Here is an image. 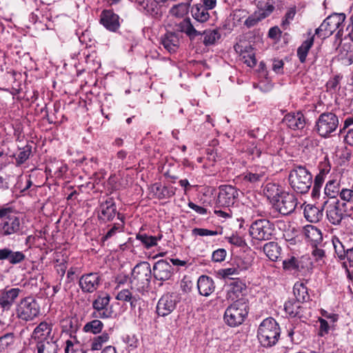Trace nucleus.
I'll list each match as a JSON object with an SVG mask.
<instances>
[{"label":"nucleus","instance_id":"nucleus-62","mask_svg":"<svg viewBox=\"0 0 353 353\" xmlns=\"http://www.w3.org/2000/svg\"><path fill=\"white\" fill-rule=\"evenodd\" d=\"M227 239L231 244L239 247L242 246L244 243L243 239L237 235H232L227 237Z\"/></svg>","mask_w":353,"mask_h":353},{"label":"nucleus","instance_id":"nucleus-60","mask_svg":"<svg viewBox=\"0 0 353 353\" xmlns=\"http://www.w3.org/2000/svg\"><path fill=\"white\" fill-rule=\"evenodd\" d=\"M193 233L201 236H215L218 234L216 231L210 230L204 228H195L193 230Z\"/></svg>","mask_w":353,"mask_h":353},{"label":"nucleus","instance_id":"nucleus-47","mask_svg":"<svg viewBox=\"0 0 353 353\" xmlns=\"http://www.w3.org/2000/svg\"><path fill=\"white\" fill-rule=\"evenodd\" d=\"M312 256L319 265L325 263V252L321 246H312Z\"/></svg>","mask_w":353,"mask_h":353},{"label":"nucleus","instance_id":"nucleus-8","mask_svg":"<svg viewBox=\"0 0 353 353\" xmlns=\"http://www.w3.org/2000/svg\"><path fill=\"white\" fill-rule=\"evenodd\" d=\"M339 123V118L334 113L323 112L319 115L316 121L315 130L319 136L327 138L336 131Z\"/></svg>","mask_w":353,"mask_h":353},{"label":"nucleus","instance_id":"nucleus-12","mask_svg":"<svg viewBox=\"0 0 353 353\" xmlns=\"http://www.w3.org/2000/svg\"><path fill=\"white\" fill-rule=\"evenodd\" d=\"M239 191L232 185H221L219 187L216 205L224 208L232 206L239 197Z\"/></svg>","mask_w":353,"mask_h":353},{"label":"nucleus","instance_id":"nucleus-20","mask_svg":"<svg viewBox=\"0 0 353 353\" xmlns=\"http://www.w3.org/2000/svg\"><path fill=\"white\" fill-rule=\"evenodd\" d=\"M304 235L306 241L311 246H321L323 234L321 230L316 226L307 225L304 228Z\"/></svg>","mask_w":353,"mask_h":353},{"label":"nucleus","instance_id":"nucleus-1","mask_svg":"<svg viewBox=\"0 0 353 353\" xmlns=\"http://www.w3.org/2000/svg\"><path fill=\"white\" fill-rule=\"evenodd\" d=\"M288 182L294 191L299 194H305L311 188L312 175L305 167L294 165L290 171Z\"/></svg>","mask_w":353,"mask_h":353},{"label":"nucleus","instance_id":"nucleus-57","mask_svg":"<svg viewBox=\"0 0 353 353\" xmlns=\"http://www.w3.org/2000/svg\"><path fill=\"white\" fill-rule=\"evenodd\" d=\"M122 232V225L119 223L114 224L111 229L102 237L103 241H106L108 239L114 236L117 232Z\"/></svg>","mask_w":353,"mask_h":353},{"label":"nucleus","instance_id":"nucleus-13","mask_svg":"<svg viewBox=\"0 0 353 353\" xmlns=\"http://www.w3.org/2000/svg\"><path fill=\"white\" fill-rule=\"evenodd\" d=\"M255 2L258 6L259 10L248 17L244 21V24L248 28L256 26L261 20L269 16L274 10L272 5L268 3L263 5L261 3V0H255Z\"/></svg>","mask_w":353,"mask_h":353},{"label":"nucleus","instance_id":"nucleus-17","mask_svg":"<svg viewBox=\"0 0 353 353\" xmlns=\"http://www.w3.org/2000/svg\"><path fill=\"white\" fill-rule=\"evenodd\" d=\"M100 283L101 277L97 273H89L81 276L79 285L83 292L92 293L97 290Z\"/></svg>","mask_w":353,"mask_h":353},{"label":"nucleus","instance_id":"nucleus-28","mask_svg":"<svg viewBox=\"0 0 353 353\" xmlns=\"http://www.w3.org/2000/svg\"><path fill=\"white\" fill-rule=\"evenodd\" d=\"M283 192L284 191L282 190L279 185L273 183H267L263 188L264 195L272 204L277 201Z\"/></svg>","mask_w":353,"mask_h":353},{"label":"nucleus","instance_id":"nucleus-4","mask_svg":"<svg viewBox=\"0 0 353 353\" xmlns=\"http://www.w3.org/2000/svg\"><path fill=\"white\" fill-rule=\"evenodd\" d=\"M345 20L344 13H334L328 16L316 30L315 34L321 38H326L332 35L334 31L339 30L336 36L342 37L343 31L341 26Z\"/></svg>","mask_w":353,"mask_h":353},{"label":"nucleus","instance_id":"nucleus-15","mask_svg":"<svg viewBox=\"0 0 353 353\" xmlns=\"http://www.w3.org/2000/svg\"><path fill=\"white\" fill-rule=\"evenodd\" d=\"M119 216L117 206L112 199H108L100 204L98 212V218L102 222L112 221L116 215Z\"/></svg>","mask_w":353,"mask_h":353},{"label":"nucleus","instance_id":"nucleus-56","mask_svg":"<svg viewBox=\"0 0 353 353\" xmlns=\"http://www.w3.org/2000/svg\"><path fill=\"white\" fill-rule=\"evenodd\" d=\"M227 252L225 249L220 248L212 252V259L214 262H222L225 260Z\"/></svg>","mask_w":353,"mask_h":353},{"label":"nucleus","instance_id":"nucleus-21","mask_svg":"<svg viewBox=\"0 0 353 353\" xmlns=\"http://www.w3.org/2000/svg\"><path fill=\"white\" fill-rule=\"evenodd\" d=\"M119 16L112 10H103L101 14L100 21L110 31L115 32L119 28Z\"/></svg>","mask_w":353,"mask_h":353},{"label":"nucleus","instance_id":"nucleus-39","mask_svg":"<svg viewBox=\"0 0 353 353\" xmlns=\"http://www.w3.org/2000/svg\"><path fill=\"white\" fill-rule=\"evenodd\" d=\"M340 183L336 180L329 181L325 187V194L330 198H335L340 194Z\"/></svg>","mask_w":353,"mask_h":353},{"label":"nucleus","instance_id":"nucleus-61","mask_svg":"<svg viewBox=\"0 0 353 353\" xmlns=\"http://www.w3.org/2000/svg\"><path fill=\"white\" fill-rule=\"evenodd\" d=\"M284 63L280 59H274L272 63V70L277 74H282L283 72Z\"/></svg>","mask_w":353,"mask_h":353},{"label":"nucleus","instance_id":"nucleus-2","mask_svg":"<svg viewBox=\"0 0 353 353\" xmlns=\"http://www.w3.org/2000/svg\"><path fill=\"white\" fill-rule=\"evenodd\" d=\"M280 333L277 322L272 318H267L259 326L257 338L262 346L272 347L278 342Z\"/></svg>","mask_w":353,"mask_h":353},{"label":"nucleus","instance_id":"nucleus-14","mask_svg":"<svg viewBox=\"0 0 353 353\" xmlns=\"http://www.w3.org/2000/svg\"><path fill=\"white\" fill-rule=\"evenodd\" d=\"M177 296L174 293L163 294L158 301L157 312L159 316H165L170 314L176 307Z\"/></svg>","mask_w":353,"mask_h":353},{"label":"nucleus","instance_id":"nucleus-50","mask_svg":"<svg viewBox=\"0 0 353 353\" xmlns=\"http://www.w3.org/2000/svg\"><path fill=\"white\" fill-rule=\"evenodd\" d=\"M283 268L289 271L299 270L300 265L299 261L295 257H292L283 261Z\"/></svg>","mask_w":353,"mask_h":353},{"label":"nucleus","instance_id":"nucleus-37","mask_svg":"<svg viewBox=\"0 0 353 353\" xmlns=\"http://www.w3.org/2000/svg\"><path fill=\"white\" fill-rule=\"evenodd\" d=\"M314 43V36L306 39L303 42L301 46L297 49V56L301 63H304L306 60L307 55L311 47Z\"/></svg>","mask_w":353,"mask_h":353},{"label":"nucleus","instance_id":"nucleus-59","mask_svg":"<svg viewBox=\"0 0 353 353\" xmlns=\"http://www.w3.org/2000/svg\"><path fill=\"white\" fill-rule=\"evenodd\" d=\"M344 38L353 42V14L350 17L348 24L345 28Z\"/></svg>","mask_w":353,"mask_h":353},{"label":"nucleus","instance_id":"nucleus-64","mask_svg":"<svg viewBox=\"0 0 353 353\" xmlns=\"http://www.w3.org/2000/svg\"><path fill=\"white\" fill-rule=\"evenodd\" d=\"M281 34V31L279 29V28L277 26L271 28L268 32L269 37L271 39H276L280 37Z\"/></svg>","mask_w":353,"mask_h":353},{"label":"nucleus","instance_id":"nucleus-43","mask_svg":"<svg viewBox=\"0 0 353 353\" xmlns=\"http://www.w3.org/2000/svg\"><path fill=\"white\" fill-rule=\"evenodd\" d=\"M332 242L338 258L341 260L345 259L347 250H345V246L340 239L337 236H334L332 239Z\"/></svg>","mask_w":353,"mask_h":353},{"label":"nucleus","instance_id":"nucleus-29","mask_svg":"<svg viewBox=\"0 0 353 353\" xmlns=\"http://www.w3.org/2000/svg\"><path fill=\"white\" fill-rule=\"evenodd\" d=\"M4 260L12 265L19 263L22 261V252H14L7 248L0 249V261Z\"/></svg>","mask_w":353,"mask_h":353},{"label":"nucleus","instance_id":"nucleus-41","mask_svg":"<svg viewBox=\"0 0 353 353\" xmlns=\"http://www.w3.org/2000/svg\"><path fill=\"white\" fill-rule=\"evenodd\" d=\"M116 299L129 302L132 307H134L136 305L137 299L132 296L131 292L128 289L121 290L116 296Z\"/></svg>","mask_w":353,"mask_h":353},{"label":"nucleus","instance_id":"nucleus-18","mask_svg":"<svg viewBox=\"0 0 353 353\" xmlns=\"http://www.w3.org/2000/svg\"><path fill=\"white\" fill-rule=\"evenodd\" d=\"M152 270L154 279L161 281L170 279L173 274V268L166 260L156 262Z\"/></svg>","mask_w":353,"mask_h":353},{"label":"nucleus","instance_id":"nucleus-7","mask_svg":"<svg viewBox=\"0 0 353 353\" xmlns=\"http://www.w3.org/2000/svg\"><path fill=\"white\" fill-rule=\"evenodd\" d=\"M248 305L241 299L234 301L225 311L224 320L231 326L236 327L241 325L248 315Z\"/></svg>","mask_w":353,"mask_h":353},{"label":"nucleus","instance_id":"nucleus-40","mask_svg":"<svg viewBox=\"0 0 353 353\" xmlns=\"http://www.w3.org/2000/svg\"><path fill=\"white\" fill-rule=\"evenodd\" d=\"M103 327V323L100 320L94 319L85 324L83 331L85 332L97 334L102 331Z\"/></svg>","mask_w":353,"mask_h":353},{"label":"nucleus","instance_id":"nucleus-52","mask_svg":"<svg viewBox=\"0 0 353 353\" xmlns=\"http://www.w3.org/2000/svg\"><path fill=\"white\" fill-rule=\"evenodd\" d=\"M293 325H290L287 330L288 336L292 343H299L301 341V335L299 332L296 331Z\"/></svg>","mask_w":353,"mask_h":353},{"label":"nucleus","instance_id":"nucleus-3","mask_svg":"<svg viewBox=\"0 0 353 353\" xmlns=\"http://www.w3.org/2000/svg\"><path fill=\"white\" fill-rule=\"evenodd\" d=\"M152 270L149 263L141 262L133 268L130 277L132 288L139 292H143L148 289L150 283Z\"/></svg>","mask_w":353,"mask_h":353},{"label":"nucleus","instance_id":"nucleus-46","mask_svg":"<svg viewBox=\"0 0 353 353\" xmlns=\"http://www.w3.org/2000/svg\"><path fill=\"white\" fill-rule=\"evenodd\" d=\"M154 187L156 188L157 192H159V198H170L175 194L176 188L174 187L168 188L157 183L154 185Z\"/></svg>","mask_w":353,"mask_h":353},{"label":"nucleus","instance_id":"nucleus-9","mask_svg":"<svg viewBox=\"0 0 353 353\" xmlns=\"http://www.w3.org/2000/svg\"><path fill=\"white\" fill-rule=\"evenodd\" d=\"M274 232V224L265 219L254 221L251 224L249 230L250 234L252 239L260 241L271 239Z\"/></svg>","mask_w":353,"mask_h":353},{"label":"nucleus","instance_id":"nucleus-36","mask_svg":"<svg viewBox=\"0 0 353 353\" xmlns=\"http://www.w3.org/2000/svg\"><path fill=\"white\" fill-rule=\"evenodd\" d=\"M162 237V235H159L158 236H154L151 235H148L146 234H141L139 233L137 234V239L140 241L142 245L146 248L149 249L153 246L157 245L158 241H159Z\"/></svg>","mask_w":353,"mask_h":353},{"label":"nucleus","instance_id":"nucleus-6","mask_svg":"<svg viewBox=\"0 0 353 353\" xmlns=\"http://www.w3.org/2000/svg\"><path fill=\"white\" fill-rule=\"evenodd\" d=\"M353 213V206L339 200L329 204L326 208V216L328 221L334 225L341 224L343 219L350 216Z\"/></svg>","mask_w":353,"mask_h":353},{"label":"nucleus","instance_id":"nucleus-10","mask_svg":"<svg viewBox=\"0 0 353 353\" xmlns=\"http://www.w3.org/2000/svg\"><path fill=\"white\" fill-rule=\"evenodd\" d=\"M111 297L105 292H99L92 303V315L100 319H108L112 316V307L110 305Z\"/></svg>","mask_w":353,"mask_h":353},{"label":"nucleus","instance_id":"nucleus-51","mask_svg":"<svg viewBox=\"0 0 353 353\" xmlns=\"http://www.w3.org/2000/svg\"><path fill=\"white\" fill-rule=\"evenodd\" d=\"M295 14V8H290L289 10H288L281 23V27L283 30H286L288 28L291 21L294 19Z\"/></svg>","mask_w":353,"mask_h":353},{"label":"nucleus","instance_id":"nucleus-5","mask_svg":"<svg viewBox=\"0 0 353 353\" xmlns=\"http://www.w3.org/2000/svg\"><path fill=\"white\" fill-rule=\"evenodd\" d=\"M0 219L4 234H11L19 230L20 212L12 206L6 205L0 208Z\"/></svg>","mask_w":353,"mask_h":353},{"label":"nucleus","instance_id":"nucleus-26","mask_svg":"<svg viewBox=\"0 0 353 353\" xmlns=\"http://www.w3.org/2000/svg\"><path fill=\"white\" fill-rule=\"evenodd\" d=\"M20 290L19 288H12L8 291L3 292L0 295V306L3 310H9L15 299L19 296Z\"/></svg>","mask_w":353,"mask_h":353},{"label":"nucleus","instance_id":"nucleus-16","mask_svg":"<svg viewBox=\"0 0 353 353\" xmlns=\"http://www.w3.org/2000/svg\"><path fill=\"white\" fill-rule=\"evenodd\" d=\"M54 338L52 333V325L46 322H41L34 329L31 335L29 345L36 344L37 342Z\"/></svg>","mask_w":353,"mask_h":353},{"label":"nucleus","instance_id":"nucleus-30","mask_svg":"<svg viewBox=\"0 0 353 353\" xmlns=\"http://www.w3.org/2000/svg\"><path fill=\"white\" fill-rule=\"evenodd\" d=\"M245 287V284L241 281L239 279L232 280L228 285L227 297L231 300L238 298Z\"/></svg>","mask_w":353,"mask_h":353},{"label":"nucleus","instance_id":"nucleus-24","mask_svg":"<svg viewBox=\"0 0 353 353\" xmlns=\"http://www.w3.org/2000/svg\"><path fill=\"white\" fill-rule=\"evenodd\" d=\"M39 314L38 305L32 297L23 299V320L32 319Z\"/></svg>","mask_w":353,"mask_h":353},{"label":"nucleus","instance_id":"nucleus-19","mask_svg":"<svg viewBox=\"0 0 353 353\" xmlns=\"http://www.w3.org/2000/svg\"><path fill=\"white\" fill-rule=\"evenodd\" d=\"M282 122L289 128L294 130L303 129L305 124V117L300 112L285 114Z\"/></svg>","mask_w":353,"mask_h":353},{"label":"nucleus","instance_id":"nucleus-54","mask_svg":"<svg viewBox=\"0 0 353 353\" xmlns=\"http://www.w3.org/2000/svg\"><path fill=\"white\" fill-rule=\"evenodd\" d=\"M246 152L252 157V159L259 157L261 154V148H258L254 143H249L248 144Z\"/></svg>","mask_w":353,"mask_h":353},{"label":"nucleus","instance_id":"nucleus-22","mask_svg":"<svg viewBox=\"0 0 353 353\" xmlns=\"http://www.w3.org/2000/svg\"><path fill=\"white\" fill-rule=\"evenodd\" d=\"M161 43L168 52L174 53L179 47L180 39L177 34L170 32L161 37Z\"/></svg>","mask_w":353,"mask_h":353},{"label":"nucleus","instance_id":"nucleus-53","mask_svg":"<svg viewBox=\"0 0 353 353\" xmlns=\"http://www.w3.org/2000/svg\"><path fill=\"white\" fill-rule=\"evenodd\" d=\"M13 342L12 334H6L0 336V352L4 351Z\"/></svg>","mask_w":353,"mask_h":353},{"label":"nucleus","instance_id":"nucleus-33","mask_svg":"<svg viewBox=\"0 0 353 353\" xmlns=\"http://www.w3.org/2000/svg\"><path fill=\"white\" fill-rule=\"evenodd\" d=\"M193 18L199 23L206 22L210 18L208 10L201 5H194L191 10Z\"/></svg>","mask_w":353,"mask_h":353},{"label":"nucleus","instance_id":"nucleus-32","mask_svg":"<svg viewBox=\"0 0 353 353\" xmlns=\"http://www.w3.org/2000/svg\"><path fill=\"white\" fill-rule=\"evenodd\" d=\"M140 9L152 17H157L160 12V6L154 0H144L139 3Z\"/></svg>","mask_w":353,"mask_h":353},{"label":"nucleus","instance_id":"nucleus-48","mask_svg":"<svg viewBox=\"0 0 353 353\" xmlns=\"http://www.w3.org/2000/svg\"><path fill=\"white\" fill-rule=\"evenodd\" d=\"M339 197L342 203L353 204V185L351 188H343L341 190Z\"/></svg>","mask_w":353,"mask_h":353},{"label":"nucleus","instance_id":"nucleus-42","mask_svg":"<svg viewBox=\"0 0 353 353\" xmlns=\"http://www.w3.org/2000/svg\"><path fill=\"white\" fill-rule=\"evenodd\" d=\"M110 339V334L104 332L101 335L95 336L91 343V349L93 350H100L103 345L107 343Z\"/></svg>","mask_w":353,"mask_h":353},{"label":"nucleus","instance_id":"nucleus-58","mask_svg":"<svg viewBox=\"0 0 353 353\" xmlns=\"http://www.w3.org/2000/svg\"><path fill=\"white\" fill-rule=\"evenodd\" d=\"M319 321L320 323L319 334L321 336H323L325 334H328L330 326L329 325V323L323 318H319Z\"/></svg>","mask_w":353,"mask_h":353},{"label":"nucleus","instance_id":"nucleus-49","mask_svg":"<svg viewBox=\"0 0 353 353\" xmlns=\"http://www.w3.org/2000/svg\"><path fill=\"white\" fill-rule=\"evenodd\" d=\"M220 37L216 30H210L204 32L203 43L205 46L212 45Z\"/></svg>","mask_w":353,"mask_h":353},{"label":"nucleus","instance_id":"nucleus-55","mask_svg":"<svg viewBox=\"0 0 353 353\" xmlns=\"http://www.w3.org/2000/svg\"><path fill=\"white\" fill-rule=\"evenodd\" d=\"M188 12V6L185 4H179L173 6L170 12L176 17H182Z\"/></svg>","mask_w":353,"mask_h":353},{"label":"nucleus","instance_id":"nucleus-34","mask_svg":"<svg viewBox=\"0 0 353 353\" xmlns=\"http://www.w3.org/2000/svg\"><path fill=\"white\" fill-rule=\"evenodd\" d=\"M284 310L290 317H301V303L295 300H289L285 303Z\"/></svg>","mask_w":353,"mask_h":353},{"label":"nucleus","instance_id":"nucleus-45","mask_svg":"<svg viewBox=\"0 0 353 353\" xmlns=\"http://www.w3.org/2000/svg\"><path fill=\"white\" fill-rule=\"evenodd\" d=\"M243 180L248 181L251 183H256L261 181L265 176V172L264 171H259L256 172H245L243 174Z\"/></svg>","mask_w":353,"mask_h":353},{"label":"nucleus","instance_id":"nucleus-63","mask_svg":"<svg viewBox=\"0 0 353 353\" xmlns=\"http://www.w3.org/2000/svg\"><path fill=\"white\" fill-rule=\"evenodd\" d=\"M344 142L348 145L353 147V128L348 129L345 132Z\"/></svg>","mask_w":353,"mask_h":353},{"label":"nucleus","instance_id":"nucleus-44","mask_svg":"<svg viewBox=\"0 0 353 353\" xmlns=\"http://www.w3.org/2000/svg\"><path fill=\"white\" fill-rule=\"evenodd\" d=\"M68 168L66 164H63L62 163H57V165H48L46 168V172H49L51 173L52 171L54 172V175L57 178H61L64 174L68 171Z\"/></svg>","mask_w":353,"mask_h":353},{"label":"nucleus","instance_id":"nucleus-27","mask_svg":"<svg viewBox=\"0 0 353 353\" xmlns=\"http://www.w3.org/2000/svg\"><path fill=\"white\" fill-rule=\"evenodd\" d=\"M303 213L307 221L317 223L323 217V208H319L314 205L307 204L304 208Z\"/></svg>","mask_w":353,"mask_h":353},{"label":"nucleus","instance_id":"nucleus-23","mask_svg":"<svg viewBox=\"0 0 353 353\" xmlns=\"http://www.w3.org/2000/svg\"><path fill=\"white\" fill-rule=\"evenodd\" d=\"M197 288L201 295L210 296L215 289L213 279L208 276H201L197 281Z\"/></svg>","mask_w":353,"mask_h":353},{"label":"nucleus","instance_id":"nucleus-25","mask_svg":"<svg viewBox=\"0 0 353 353\" xmlns=\"http://www.w3.org/2000/svg\"><path fill=\"white\" fill-rule=\"evenodd\" d=\"M33 347L30 349L34 352L37 349L38 353H57L58 345L57 341L54 339H48V340L37 342Z\"/></svg>","mask_w":353,"mask_h":353},{"label":"nucleus","instance_id":"nucleus-31","mask_svg":"<svg viewBox=\"0 0 353 353\" xmlns=\"http://www.w3.org/2000/svg\"><path fill=\"white\" fill-rule=\"evenodd\" d=\"M281 247L276 242H269L264 245L263 252L272 261H276L281 254Z\"/></svg>","mask_w":353,"mask_h":353},{"label":"nucleus","instance_id":"nucleus-11","mask_svg":"<svg viewBox=\"0 0 353 353\" xmlns=\"http://www.w3.org/2000/svg\"><path fill=\"white\" fill-rule=\"evenodd\" d=\"M297 203V199L293 193L284 192L273 205L281 214L288 215L294 211Z\"/></svg>","mask_w":353,"mask_h":353},{"label":"nucleus","instance_id":"nucleus-35","mask_svg":"<svg viewBox=\"0 0 353 353\" xmlns=\"http://www.w3.org/2000/svg\"><path fill=\"white\" fill-rule=\"evenodd\" d=\"M179 30L185 33L190 39H194L200 34L191 23L190 18L184 19L179 24Z\"/></svg>","mask_w":353,"mask_h":353},{"label":"nucleus","instance_id":"nucleus-38","mask_svg":"<svg viewBox=\"0 0 353 353\" xmlns=\"http://www.w3.org/2000/svg\"><path fill=\"white\" fill-rule=\"evenodd\" d=\"M294 294L297 301L301 303L309 299L307 289L303 283H295L293 288Z\"/></svg>","mask_w":353,"mask_h":353}]
</instances>
